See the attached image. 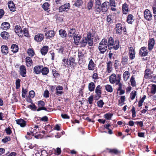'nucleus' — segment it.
Here are the masks:
<instances>
[{
    "label": "nucleus",
    "instance_id": "obj_43",
    "mask_svg": "<svg viewBox=\"0 0 156 156\" xmlns=\"http://www.w3.org/2000/svg\"><path fill=\"white\" fill-rule=\"evenodd\" d=\"M59 34L62 37H64L67 35L66 31L64 30L61 29L59 31Z\"/></svg>",
    "mask_w": 156,
    "mask_h": 156
},
{
    "label": "nucleus",
    "instance_id": "obj_63",
    "mask_svg": "<svg viewBox=\"0 0 156 156\" xmlns=\"http://www.w3.org/2000/svg\"><path fill=\"white\" fill-rule=\"evenodd\" d=\"M131 111L132 113V117L134 118L136 116V112L135 111V108L134 107H132Z\"/></svg>",
    "mask_w": 156,
    "mask_h": 156
},
{
    "label": "nucleus",
    "instance_id": "obj_27",
    "mask_svg": "<svg viewBox=\"0 0 156 156\" xmlns=\"http://www.w3.org/2000/svg\"><path fill=\"white\" fill-rule=\"evenodd\" d=\"M112 63L111 61L108 62L107 63V71L108 73H110L112 70Z\"/></svg>",
    "mask_w": 156,
    "mask_h": 156
},
{
    "label": "nucleus",
    "instance_id": "obj_6",
    "mask_svg": "<svg viewBox=\"0 0 156 156\" xmlns=\"http://www.w3.org/2000/svg\"><path fill=\"white\" fill-rule=\"evenodd\" d=\"M129 59L131 60L134 59L135 57V51L133 47H130L129 48Z\"/></svg>",
    "mask_w": 156,
    "mask_h": 156
},
{
    "label": "nucleus",
    "instance_id": "obj_33",
    "mask_svg": "<svg viewBox=\"0 0 156 156\" xmlns=\"http://www.w3.org/2000/svg\"><path fill=\"white\" fill-rule=\"evenodd\" d=\"M73 4L75 6L77 7H80L83 4V1L82 0H76L74 2Z\"/></svg>",
    "mask_w": 156,
    "mask_h": 156
},
{
    "label": "nucleus",
    "instance_id": "obj_51",
    "mask_svg": "<svg viewBox=\"0 0 156 156\" xmlns=\"http://www.w3.org/2000/svg\"><path fill=\"white\" fill-rule=\"evenodd\" d=\"M151 92L152 94H154L156 92V85L153 84L152 85L151 89Z\"/></svg>",
    "mask_w": 156,
    "mask_h": 156
},
{
    "label": "nucleus",
    "instance_id": "obj_35",
    "mask_svg": "<svg viewBox=\"0 0 156 156\" xmlns=\"http://www.w3.org/2000/svg\"><path fill=\"white\" fill-rule=\"evenodd\" d=\"M62 64L64 68L69 67L68 59L63 58L62 60Z\"/></svg>",
    "mask_w": 156,
    "mask_h": 156
},
{
    "label": "nucleus",
    "instance_id": "obj_59",
    "mask_svg": "<svg viewBox=\"0 0 156 156\" xmlns=\"http://www.w3.org/2000/svg\"><path fill=\"white\" fill-rule=\"evenodd\" d=\"M109 5L111 6L115 7V0H109Z\"/></svg>",
    "mask_w": 156,
    "mask_h": 156
},
{
    "label": "nucleus",
    "instance_id": "obj_39",
    "mask_svg": "<svg viewBox=\"0 0 156 156\" xmlns=\"http://www.w3.org/2000/svg\"><path fill=\"white\" fill-rule=\"evenodd\" d=\"M68 64L70 67L73 66L75 63V59L74 58L70 57L68 60Z\"/></svg>",
    "mask_w": 156,
    "mask_h": 156
},
{
    "label": "nucleus",
    "instance_id": "obj_4",
    "mask_svg": "<svg viewBox=\"0 0 156 156\" xmlns=\"http://www.w3.org/2000/svg\"><path fill=\"white\" fill-rule=\"evenodd\" d=\"M144 18L147 20L150 21L152 19V15L151 12L149 10L146 9L144 12Z\"/></svg>",
    "mask_w": 156,
    "mask_h": 156
},
{
    "label": "nucleus",
    "instance_id": "obj_48",
    "mask_svg": "<svg viewBox=\"0 0 156 156\" xmlns=\"http://www.w3.org/2000/svg\"><path fill=\"white\" fill-rule=\"evenodd\" d=\"M108 151L109 152L111 153H114L115 154H117L120 152L117 149H108Z\"/></svg>",
    "mask_w": 156,
    "mask_h": 156
},
{
    "label": "nucleus",
    "instance_id": "obj_18",
    "mask_svg": "<svg viewBox=\"0 0 156 156\" xmlns=\"http://www.w3.org/2000/svg\"><path fill=\"white\" fill-rule=\"evenodd\" d=\"M8 7L11 11L14 12L15 11L16 8L14 3L12 1H10L8 2Z\"/></svg>",
    "mask_w": 156,
    "mask_h": 156
},
{
    "label": "nucleus",
    "instance_id": "obj_61",
    "mask_svg": "<svg viewBox=\"0 0 156 156\" xmlns=\"http://www.w3.org/2000/svg\"><path fill=\"white\" fill-rule=\"evenodd\" d=\"M10 138L9 137H6L2 140V141L4 143H5L8 141L10 140Z\"/></svg>",
    "mask_w": 156,
    "mask_h": 156
},
{
    "label": "nucleus",
    "instance_id": "obj_36",
    "mask_svg": "<svg viewBox=\"0 0 156 156\" xmlns=\"http://www.w3.org/2000/svg\"><path fill=\"white\" fill-rule=\"evenodd\" d=\"M27 53L28 55H29L30 57H33L35 54L34 51L32 48L28 49L27 50Z\"/></svg>",
    "mask_w": 156,
    "mask_h": 156
},
{
    "label": "nucleus",
    "instance_id": "obj_41",
    "mask_svg": "<svg viewBox=\"0 0 156 156\" xmlns=\"http://www.w3.org/2000/svg\"><path fill=\"white\" fill-rule=\"evenodd\" d=\"M76 30L74 28L70 29L68 31V35L69 37H72L73 35L75 34Z\"/></svg>",
    "mask_w": 156,
    "mask_h": 156
},
{
    "label": "nucleus",
    "instance_id": "obj_58",
    "mask_svg": "<svg viewBox=\"0 0 156 156\" xmlns=\"http://www.w3.org/2000/svg\"><path fill=\"white\" fill-rule=\"evenodd\" d=\"M140 55H141L142 56H147L148 54V52L147 50L145 51H142V52H140Z\"/></svg>",
    "mask_w": 156,
    "mask_h": 156
},
{
    "label": "nucleus",
    "instance_id": "obj_3",
    "mask_svg": "<svg viewBox=\"0 0 156 156\" xmlns=\"http://www.w3.org/2000/svg\"><path fill=\"white\" fill-rule=\"evenodd\" d=\"M70 4L69 3H66L60 6L59 8V11L60 12L67 11L70 9Z\"/></svg>",
    "mask_w": 156,
    "mask_h": 156
},
{
    "label": "nucleus",
    "instance_id": "obj_12",
    "mask_svg": "<svg viewBox=\"0 0 156 156\" xmlns=\"http://www.w3.org/2000/svg\"><path fill=\"white\" fill-rule=\"evenodd\" d=\"M50 4L48 2H45L42 5V7L48 13L50 11Z\"/></svg>",
    "mask_w": 156,
    "mask_h": 156
},
{
    "label": "nucleus",
    "instance_id": "obj_47",
    "mask_svg": "<svg viewBox=\"0 0 156 156\" xmlns=\"http://www.w3.org/2000/svg\"><path fill=\"white\" fill-rule=\"evenodd\" d=\"M136 95V91L135 90L132 91L130 93V98L131 100H133Z\"/></svg>",
    "mask_w": 156,
    "mask_h": 156
},
{
    "label": "nucleus",
    "instance_id": "obj_50",
    "mask_svg": "<svg viewBox=\"0 0 156 156\" xmlns=\"http://www.w3.org/2000/svg\"><path fill=\"white\" fill-rule=\"evenodd\" d=\"M93 5V2L92 0H90L87 4V8L89 10L91 9Z\"/></svg>",
    "mask_w": 156,
    "mask_h": 156
},
{
    "label": "nucleus",
    "instance_id": "obj_52",
    "mask_svg": "<svg viewBox=\"0 0 156 156\" xmlns=\"http://www.w3.org/2000/svg\"><path fill=\"white\" fill-rule=\"evenodd\" d=\"M100 7V6L96 5L95 6V11L96 12V13H99L101 12V9Z\"/></svg>",
    "mask_w": 156,
    "mask_h": 156
},
{
    "label": "nucleus",
    "instance_id": "obj_30",
    "mask_svg": "<svg viewBox=\"0 0 156 156\" xmlns=\"http://www.w3.org/2000/svg\"><path fill=\"white\" fill-rule=\"evenodd\" d=\"M122 10L123 13L124 14H126L128 13L129 11V9L128 6L125 3L123 4L122 6Z\"/></svg>",
    "mask_w": 156,
    "mask_h": 156
},
{
    "label": "nucleus",
    "instance_id": "obj_20",
    "mask_svg": "<svg viewBox=\"0 0 156 156\" xmlns=\"http://www.w3.org/2000/svg\"><path fill=\"white\" fill-rule=\"evenodd\" d=\"M99 46L107 48L108 46L107 40L105 38L102 39L99 43Z\"/></svg>",
    "mask_w": 156,
    "mask_h": 156
},
{
    "label": "nucleus",
    "instance_id": "obj_2",
    "mask_svg": "<svg viewBox=\"0 0 156 156\" xmlns=\"http://www.w3.org/2000/svg\"><path fill=\"white\" fill-rule=\"evenodd\" d=\"M108 46H113V48L115 50H117L119 48V40H116L115 41V43L114 42V40L113 38L110 37L108 39Z\"/></svg>",
    "mask_w": 156,
    "mask_h": 156
},
{
    "label": "nucleus",
    "instance_id": "obj_44",
    "mask_svg": "<svg viewBox=\"0 0 156 156\" xmlns=\"http://www.w3.org/2000/svg\"><path fill=\"white\" fill-rule=\"evenodd\" d=\"M107 47L98 46V49L101 54H104L106 51Z\"/></svg>",
    "mask_w": 156,
    "mask_h": 156
},
{
    "label": "nucleus",
    "instance_id": "obj_10",
    "mask_svg": "<svg viewBox=\"0 0 156 156\" xmlns=\"http://www.w3.org/2000/svg\"><path fill=\"white\" fill-rule=\"evenodd\" d=\"M42 66L37 65L34 67L33 69L34 73L36 74H40L41 71Z\"/></svg>",
    "mask_w": 156,
    "mask_h": 156
},
{
    "label": "nucleus",
    "instance_id": "obj_13",
    "mask_svg": "<svg viewBox=\"0 0 156 156\" xmlns=\"http://www.w3.org/2000/svg\"><path fill=\"white\" fill-rule=\"evenodd\" d=\"M155 41L154 38H151L149 40L148 43V49L151 51L153 48L154 45Z\"/></svg>",
    "mask_w": 156,
    "mask_h": 156
},
{
    "label": "nucleus",
    "instance_id": "obj_14",
    "mask_svg": "<svg viewBox=\"0 0 156 156\" xmlns=\"http://www.w3.org/2000/svg\"><path fill=\"white\" fill-rule=\"evenodd\" d=\"M63 87L61 86L58 85L56 88V94L58 96L61 95L63 93L62 91L63 90Z\"/></svg>",
    "mask_w": 156,
    "mask_h": 156
},
{
    "label": "nucleus",
    "instance_id": "obj_55",
    "mask_svg": "<svg viewBox=\"0 0 156 156\" xmlns=\"http://www.w3.org/2000/svg\"><path fill=\"white\" fill-rule=\"evenodd\" d=\"M20 80L19 79H17L16 81V88L18 89L20 87Z\"/></svg>",
    "mask_w": 156,
    "mask_h": 156
},
{
    "label": "nucleus",
    "instance_id": "obj_49",
    "mask_svg": "<svg viewBox=\"0 0 156 156\" xmlns=\"http://www.w3.org/2000/svg\"><path fill=\"white\" fill-rule=\"evenodd\" d=\"M112 115L113 114H111L110 113H108L105 114L104 115V117L107 119L109 120L111 119Z\"/></svg>",
    "mask_w": 156,
    "mask_h": 156
},
{
    "label": "nucleus",
    "instance_id": "obj_40",
    "mask_svg": "<svg viewBox=\"0 0 156 156\" xmlns=\"http://www.w3.org/2000/svg\"><path fill=\"white\" fill-rule=\"evenodd\" d=\"M105 89L106 90L110 93L113 92V88L112 86L109 84H107L105 86Z\"/></svg>",
    "mask_w": 156,
    "mask_h": 156
},
{
    "label": "nucleus",
    "instance_id": "obj_22",
    "mask_svg": "<svg viewBox=\"0 0 156 156\" xmlns=\"http://www.w3.org/2000/svg\"><path fill=\"white\" fill-rule=\"evenodd\" d=\"M81 36L78 34H75L73 37L74 40V43L76 45H78Z\"/></svg>",
    "mask_w": 156,
    "mask_h": 156
},
{
    "label": "nucleus",
    "instance_id": "obj_37",
    "mask_svg": "<svg viewBox=\"0 0 156 156\" xmlns=\"http://www.w3.org/2000/svg\"><path fill=\"white\" fill-rule=\"evenodd\" d=\"M95 87V85L93 82H91L88 85V89L90 91H94Z\"/></svg>",
    "mask_w": 156,
    "mask_h": 156
},
{
    "label": "nucleus",
    "instance_id": "obj_1",
    "mask_svg": "<svg viewBox=\"0 0 156 156\" xmlns=\"http://www.w3.org/2000/svg\"><path fill=\"white\" fill-rule=\"evenodd\" d=\"M93 36L91 33L89 32L87 35V37H83L80 42L81 46L84 47L88 43L90 46H92L93 44Z\"/></svg>",
    "mask_w": 156,
    "mask_h": 156
},
{
    "label": "nucleus",
    "instance_id": "obj_5",
    "mask_svg": "<svg viewBox=\"0 0 156 156\" xmlns=\"http://www.w3.org/2000/svg\"><path fill=\"white\" fill-rule=\"evenodd\" d=\"M26 67L24 65H21L20 67V75L23 77H25L26 76Z\"/></svg>",
    "mask_w": 156,
    "mask_h": 156
},
{
    "label": "nucleus",
    "instance_id": "obj_57",
    "mask_svg": "<svg viewBox=\"0 0 156 156\" xmlns=\"http://www.w3.org/2000/svg\"><path fill=\"white\" fill-rule=\"evenodd\" d=\"M58 51V52L59 53H61L62 54H64V48L62 46L60 47L59 48L57 49Z\"/></svg>",
    "mask_w": 156,
    "mask_h": 156
},
{
    "label": "nucleus",
    "instance_id": "obj_21",
    "mask_svg": "<svg viewBox=\"0 0 156 156\" xmlns=\"http://www.w3.org/2000/svg\"><path fill=\"white\" fill-rule=\"evenodd\" d=\"M14 31L17 34V35L19 36L20 34H22L23 32V30L20 26L18 25H16L15 26Z\"/></svg>",
    "mask_w": 156,
    "mask_h": 156
},
{
    "label": "nucleus",
    "instance_id": "obj_8",
    "mask_svg": "<svg viewBox=\"0 0 156 156\" xmlns=\"http://www.w3.org/2000/svg\"><path fill=\"white\" fill-rule=\"evenodd\" d=\"M45 105L44 102L42 101H40L38 102V106L39 108L37 109V111H39L41 110H46V108L44 107Z\"/></svg>",
    "mask_w": 156,
    "mask_h": 156
},
{
    "label": "nucleus",
    "instance_id": "obj_62",
    "mask_svg": "<svg viewBox=\"0 0 156 156\" xmlns=\"http://www.w3.org/2000/svg\"><path fill=\"white\" fill-rule=\"evenodd\" d=\"M92 78L94 80H97L99 79L98 74L96 73H94L92 75Z\"/></svg>",
    "mask_w": 156,
    "mask_h": 156
},
{
    "label": "nucleus",
    "instance_id": "obj_56",
    "mask_svg": "<svg viewBox=\"0 0 156 156\" xmlns=\"http://www.w3.org/2000/svg\"><path fill=\"white\" fill-rule=\"evenodd\" d=\"M39 118L41 121L44 122L47 121L48 119V117L46 116H45L42 117H39Z\"/></svg>",
    "mask_w": 156,
    "mask_h": 156
},
{
    "label": "nucleus",
    "instance_id": "obj_31",
    "mask_svg": "<svg viewBox=\"0 0 156 156\" xmlns=\"http://www.w3.org/2000/svg\"><path fill=\"white\" fill-rule=\"evenodd\" d=\"M152 73L151 71L148 69H146L145 71L144 77L146 79L149 78L151 74Z\"/></svg>",
    "mask_w": 156,
    "mask_h": 156
},
{
    "label": "nucleus",
    "instance_id": "obj_42",
    "mask_svg": "<svg viewBox=\"0 0 156 156\" xmlns=\"http://www.w3.org/2000/svg\"><path fill=\"white\" fill-rule=\"evenodd\" d=\"M41 72L43 75H46L49 72V69L47 67H43L42 66Z\"/></svg>",
    "mask_w": 156,
    "mask_h": 156
},
{
    "label": "nucleus",
    "instance_id": "obj_32",
    "mask_svg": "<svg viewBox=\"0 0 156 156\" xmlns=\"http://www.w3.org/2000/svg\"><path fill=\"white\" fill-rule=\"evenodd\" d=\"M133 16L131 14H129L128 15L126 20L127 22L128 23L132 24L134 21Z\"/></svg>",
    "mask_w": 156,
    "mask_h": 156
},
{
    "label": "nucleus",
    "instance_id": "obj_9",
    "mask_svg": "<svg viewBox=\"0 0 156 156\" xmlns=\"http://www.w3.org/2000/svg\"><path fill=\"white\" fill-rule=\"evenodd\" d=\"M109 81L111 84H114L117 82V80L116 78V76L115 73L112 74L109 77Z\"/></svg>",
    "mask_w": 156,
    "mask_h": 156
},
{
    "label": "nucleus",
    "instance_id": "obj_29",
    "mask_svg": "<svg viewBox=\"0 0 156 156\" xmlns=\"http://www.w3.org/2000/svg\"><path fill=\"white\" fill-rule=\"evenodd\" d=\"M0 35L3 39L5 40L8 39L9 37V34L6 31L2 32L1 33Z\"/></svg>",
    "mask_w": 156,
    "mask_h": 156
},
{
    "label": "nucleus",
    "instance_id": "obj_19",
    "mask_svg": "<svg viewBox=\"0 0 156 156\" xmlns=\"http://www.w3.org/2000/svg\"><path fill=\"white\" fill-rule=\"evenodd\" d=\"M45 36L46 38L50 39L51 37H53L55 35V32L53 30H49L45 33Z\"/></svg>",
    "mask_w": 156,
    "mask_h": 156
},
{
    "label": "nucleus",
    "instance_id": "obj_60",
    "mask_svg": "<svg viewBox=\"0 0 156 156\" xmlns=\"http://www.w3.org/2000/svg\"><path fill=\"white\" fill-rule=\"evenodd\" d=\"M88 101L90 104H91L93 101V96L91 95L88 98Z\"/></svg>",
    "mask_w": 156,
    "mask_h": 156
},
{
    "label": "nucleus",
    "instance_id": "obj_7",
    "mask_svg": "<svg viewBox=\"0 0 156 156\" xmlns=\"http://www.w3.org/2000/svg\"><path fill=\"white\" fill-rule=\"evenodd\" d=\"M101 87L99 85H98L96 87L95 90V92L96 93L95 97L98 98L101 97Z\"/></svg>",
    "mask_w": 156,
    "mask_h": 156
},
{
    "label": "nucleus",
    "instance_id": "obj_11",
    "mask_svg": "<svg viewBox=\"0 0 156 156\" xmlns=\"http://www.w3.org/2000/svg\"><path fill=\"white\" fill-rule=\"evenodd\" d=\"M44 37L43 34H38L36 35L34 37V40L37 42H41L44 39Z\"/></svg>",
    "mask_w": 156,
    "mask_h": 156
},
{
    "label": "nucleus",
    "instance_id": "obj_28",
    "mask_svg": "<svg viewBox=\"0 0 156 156\" xmlns=\"http://www.w3.org/2000/svg\"><path fill=\"white\" fill-rule=\"evenodd\" d=\"M16 121L17 124L20 125L21 127H24L26 126V122L23 119H20Z\"/></svg>",
    "mask_w": 156,
    "mask_h": 156
},
{
    "label": "nucleus",
    "instance_id": "obj_26",
    "mask_svg": "<svg viewBox=\"0 0 156 156\" xmlns=\"http://www.w3.org/2000/svg\"><path fill=\"white\" fill-rule=\"evenodd\" d=\"M48 50V47L47 46H43L41 50V52L42 55H45Z\"/></svg>",
    "mask_w": 156,
    "mask_h": 156
},
{
    "label": "nucleus",
    "instance_id": "obj_53",
    "mask_svg": "<svg viewBox=\"0 0 156 156\" xmlns=\"http://www.w3.org/2000/svg\"><path fill=\"white\" fill-rule=\"evenodd\" d=\"M24 35L27 37H28L29 36L28 31L26 28H24L23 30V32Z\"/></svg>",
    "mask_w": 156,
    "mask_h": 156
},
{
    "label": "nucleus",
    "instance_id": "obj_38",
    "mask_svg": "<svg viewBox=\"0 0 156 156\" xmlns=\"http://www.w3.org/2000/svg\"><path fill=\"white\" fill-rule=\"evenodd\" d=\"M12 51L14 53L16 52L18 50V46L16 44H13L11 46Z\"/></svg>",
    "mask_w": 156,
    "mask_h": 156
},
{
    "label": "nucleus",
    "instance_id": "obj_46",
    "mask_svg": "<svg viewBox=\"0 0 156 156\" xmlns=\"http://www.w3.org/2000/svg\"><path fill=\"white\" fill-rule=\"evenodd\" d=\"M153 13L154 15L155 18H156V0H155V2L152 6Z\"/></svg>",
    "mask_w": 156,
    "mask_h": 156
},
{
    "label": "nucleus",
    "instance_id": "obj_34",
    "mask_svg": "<svg viewBox=\"0 0 156 156\" xmlns=\"http://www.w3.org/2000/svg\"><path fill=\"white\" fill-rule=\"evenodd\" d=\"M130 76V73L128 71H125L123 74V78L124 80L127 81L129 78Z\"/></svg>",
    "mask_w": 156,
    "mask_h": 156
},
{
    "label": "nucleus",
    "instance_id": "obj_45",
    "mask_svg": "<svg viewBox=\"0 0 156 156\" xmlns=\"http://www.w3.org/2000/svg\"><path fill=\"white\" fill-rule=\"evenodd\" d=\"M130 81L132 87H134L136 86V82L135 78L133 76L131 78Z\"/></svg>",
    "mask_w": 156,
    "mask_h": 156
},
{
    "label": "nucleus",
    "instance_id": "obj_15",
    "mask_svg": "<svg viewBox=\"0 0 156 156\" xmlns=\"http://www.w3.org/2000/svg\"><path fill=\"white\" fill-rule=\"evenodd\" d=\"M115 30L116 33L119 34H122V27L121 23H118L116 25Z\"/></svg>",
    "mask_w": 156,
    "mask_h": 156
},
{
    "label": "nucleus",
    "instance_id": "obj_16",
    "mask_svg": "<svg viewBox=\"0 0 156 156\" xmlns=\"http://www.w3.org/2000/svg\"><path fill=\"white\" fill-rule=\"evenodd\" d=\"M26 64L27 67H30L33 65V61L30 57L27 56L26 58Z\"/></svg>",
    "mask_w": 156,
    "mask_h": 156
},
{
    "label": "nucleus",
    "instance_id": "obj_24",
    "mask_svg": "<svg viewBox=\"0 0 156 156\" xmlns=\"http://www.w3.org/2000/svg\"><path fill=\"white\" fill-rule=\"evenodd\" d=\"M1 52L4 55H6L9 52L8 48L6 45H3L1 46Z\"/></svg>",
    "mask_w": 156,
    "mask_h": 156
},
{
    "label": "nucleus",
    "instance_id": "obj_54",
    "mask_svg": "<svg viewBox=\"0 0 156 156\" xmlns=\"http://www.w3.org/2000/svg\"><path fill=\"white\" fill-rule=\"evenodd\" d=\"M97 103L98 106L100 108L102 107L103 105L104 104V103L101 100H100L98 101Z\"/></svg>",
    "mask_w": 156,
    "mask_h": 156
},
{
    "label": "nucleus",
    "instance_id": "obj_17",
    "mask_svg": "<svg viewBox=\"0 0 156 156\" xmlns=\"http://www.w3.org/2000/svg\"><path fill=\"white\" fill-rule=\"evenodd\" d=\"M10 24L7 22L3 23L1 25V28L4 30H6L9 29L10 27Z\"/></svg>",
    "mask_w": 156,
    "mask_h": 156
},
{
    "label": "nucleus",
    "instance_id": "obj_64",
    "mask_svg": "<svg viewBox=\"0 0 156 156\" xmlns=\"http://www.w3.org/2000/svg\"><path fill=\"white\" fill-rule=\"evenodd\" d=\"M29 94L30 97L32 98H33L35 96V93L34 91L31 90L30 91Z\"/></svg>",
    "mask_w": 156,
    "mask_h": 156
},
{
    "label": "nucleus",
    "instance_id": "obj_23",
    "mask_svg": "<svg viewBox=\"0 0 156 156\" xmlns=\"http://www.w3.org/2000/svg\"><path fill=\"white\" fill-rule=\"evenodd\" d=\"M95 64L92 59L90 60L88 66V69L89 70H93L94 69Z\"/></svg>",
    "mask_w": 156,
    "mask_h": 156
},
{
    "label": "nucleus",
    "instance_id": "obj_25",
    "mask_svg": "<svg viewBox=\"0 0 156 156\" xmlns=\"http://www.w3.org/2000/svg\"><path fill=\"white\" fill-rule=\"evenodd\" d=\"M108 2H105L101 5V10L103 12H105L108 10Z\"/></svg>",
    "mask_w": 156,
    "mask_h": 156
}]
</instances>
